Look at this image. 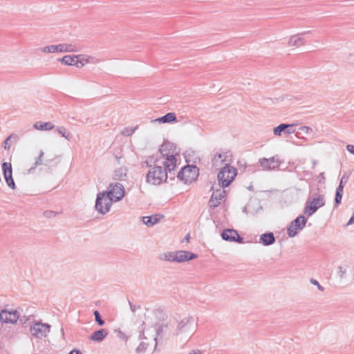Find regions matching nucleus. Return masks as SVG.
<instances>
[{
    "mask_svg": "<svg viewBox=\"0 0 354 354\" xmlns=\"http://www.w3.org/2000/svg\"><path fill=\"white\" fill-rule=\"evenodd\" d=\"M160 153L164 161L162 162L167 172L171 173L174 171L176 167V156L178 154L176 147L174 144L165 142L159 149Z\"/></svg>",
    "mask_w": 354,
    "mask_h": 354,
    "instance_id": "nucleus-1",
    "label": "nucleus"
},
{
    "mask_svg": "<svg viewBox=\"0 0 354 354\" xmlns=\"http://www.w3.org/2000/svg\"><path fill=\"white\" fill-rule=\"evenodd\" d=\"M284 131H286L285 133H308V131L317 132L323 130L319 129L315 125L307 126L303 123L297 122L291 124L282 123L272 128L273 133H282Z\"/></svg>",
    "mask_w": 354,
    "mask_h": 354,
    "instance_id": "nucleus-2",
    "label": "nucleus"
},
{
    "mask_svg": "<svg viewBox=\"0 0 354 354\" xmlns=\"http://www.w3.org/2000/svg\"><path fill=\"white\" fill-rule=\"evenodd\" d=\"M167 172L160 166L156 165L149 170L146 175V182L151 185H160L167 179Z\"/></svg>",
    "mask_w": 354,
    "mask_h": 354,
    "instance_id": "nucleus-3",
    "label": "nucleus"
},
{
    "mask_svg": "<svg viewBox=\"0 0 354 354\" xmlns=\"http://www.w3.org/2000/svg\"><path fill=\"white\" fill-rule=\"evenodd\" d=\"M237 174L235 167L226 163L217 175V178L221 187H228Z\"/></svg>",
    "mask_w": 354,
    "mask_h": 354,
    "instance_id": "nucleus-4",
    "label": "nucleus"
},
{
    "mask_svg": "<svg viewBox=\"0 0 354 354\" xmlns=\"http://www.w3.org/2000/svg\"><path fill=\"white\" fill-rule=\"evenodd\" d=\"M114 202L110 196L105 191L99 192L97 194L95 207L101 214L104 215L110 211L111 207Z\"/></svg>",
    "mask_w": 354,
    "mask_h": 354,
    "instance_id": "nucleus-5",
    "label": "nucleus"
},
{
    "mask_svg": "<svg viewBox=\"0 0 354 354\" xmlns=\"http://www.w3.org/2000/svg\"><path fill=\"white\" fill-rule=\"evenodd\" d=\"M198 168L195 165H186L177 174V178L185 184L194 181L198 176Z\"/></svg>",
    "mask_w": 354,
    "mask_h": 354,
    "instance_id": "nucleus-6",
    "label": "nucleus"
},
{
    "mask_svg": "<svg viewBox=\"0 0 354 354\" xmlns=\"http://www.w3.org/2000/svg\"><path fill=\"white\" fill-rule=\"evenodd\" d=\"M194 328V317L192 316L186 317L178 322L175 335H190Z\"/></svg>",
    "mask_w": 354,
    "mask_h": 354,
    "instance_id": "nucleus-7",
    "label": "nucleus"
},
{
    "mask_svg": "<svg viewBox=\"0 0 354 354\" xmlns=\"http://www.w3.org/2000/svg\"><path fill=\"white\" fill-rule=\"evenodd\" d=\"M44 53L77 52V48L72 44H60L45 46L41 49Z\"/></svg>",
    "mask_w": 354,
    "mask_h": 354,
    "instance_id": "nucleus-8",
    "label": "nucleus"
},
{
    "mask_svg": "<svg viewBox=\"0 0 354 354\" xmlns=\"http://www.w3.org/2000/svg\"><path fill=\"white\" fill-rule=\"evenodd\" d=\"M51 326L41 322H36L30 328L31 335L38 339H42L48 336L50 331Z\"/></svg>",
    "mask_w": 354,
    "mask_h": 354,
    "instance_id": "nucleus-9",
    "label": "nucleus"
},
{
    "mask_svg": "<svg viewBox=\"0 0 354 354\" xmlns=\"http://www.w3.org/2000/svg\"><path fill=\"white\" fill-rule=\"evenodd\" d=\"M114 201H121L125 194V189L122 184L120 183H111L105 191Z\"/></svg>",
    "mask_w": 354,
    "mask_h": 354,
    "instance_id": "nucleus-10",
    "label": "nucleus"
},
{
    "mask_svg": "<svg viewBox=\"0 0 354 354\" xmlns=\"http://www.w3.org/2000/svg\"><path fill=\"white\" fill-rule=\"evenodd\" d=\"M325 205V200L323 195L319 194L317 197L313 198L309 203H306L304 209V213L308 216H312L316 211Z\"/></svg>",
    "mask_w": 354,
    "mask_h": 354,
    "instance_id": "nucleus-11",
    "label": "nucleus"
},
{
    "mask_svg": "<svg viewBox=\"0 0 354 354\" xmlns=\"http://www.w3.org/2000/svg\"><path fill=\"white\" fill-rule=\"evenodd\" d=\"M306 218L304 216H299L292 221L287 230V234L290 237H294L298 230H301L306 223Z\"/></svg>",
    "mask_w": 354,
    "mask_h": 354,
    "instance_id": "nucleus-12",
    "label": "nucleus"
},
{
    "mask_svg": "<svg viewBox=\"0 0 354 354\" xmlns=\"http://www.w3.org/2000/svg\"><path fill=\"white\" fill-rule=\"evenodd\" d=\"M33 127L35 130L42 131L54 130L57 133H65L66 131L64 127H55L51 122L38 121L33 124Z\"/></svg>",
    "mask_w": 354,
    "mask_h": 354,
    "instance_id": "nucleus-13",
    "label": "nucleus"
},
{
    "mask_svg": "<svg viewBox=\"0 0 354 354\" xmlns=\"http://www.w3.org/2000/svg\"><path fill=\"white\" fill-rule=\"evenodd\" d=\"M20 317V313L17 310H7L3 309L0 312V320L6 324H15Z\"/></svg>",
    "mask_w": 354,
    "mask_h": 354,
    "instance_id": "nucleus-14",
    "label": "nucleus"
},
{
    "mask_svg": "<svg viewBox=\"0 0 354 354\" xmlns=\"http://www.w3.org/2000/svg\"><path fill=\"white\" fill-rule=\"evenodd\" d=\"M3 175L9 187L12 189H16V185L12 178V166L10 162H4L1 165Z\"/></svg>",
    "mask_w": 354,
    "mask_h": 354,
    "instance_id": "nucleus-15",
    "label": "nucleus"
},
{
    "mask_svg": "<svg viewBox=\"0 0 354 354\" xmlns=\"http://www.w3.org/2000/svg\"><path fill=\"white\" fill-rule=\"evenodd\" d=\"M223 240L230 242H237L241 243L243 242V238L241 237L234 229H226L221 234Z\"/></svg>",
    "mask_w": 354,
    "mask_h": 354,
    "instance_id": "nucleus-16",
    "label": "nucleus"
},
{
    "mask_svg": "<svg viewBox=\"0 0 354 354\" xmlns=\"http://www.w3.org/2000/svg\"><path fill=\"white\" fill-rule=\"evenodd\" d=\"M225 193V192L221 189L214 191L208 202L209 206L212 208L218 207L221 203Z\"/></svg>",
    "mask_w": 354,
    "mask_h": 354,
    "instance_id": "nucleus-17",
    "label": "nucleus"
},
{
    "mask_svg": "<svg viewBox=\"0 0 354 354\" xmlns=\"http://www.w3.org/2000/svg\"><path fill=\"white\" fill-rule=\"evenodd\" d=\"M197 254L189 251H176L175 262L183 263L197 258Z\"/></svg>",
    "mask_w": 354,
    "mask_h": 354,
    "instance_id": "nucleus-18",
    "label": "nucleus"
},
{
    "mask_svg": "<svg viewBox=\"0 0 354 354\" xmlns=\"http://www.w3.org/2000/svg\"><path fill=\"white\" fill-rule=\"evenodd\" d=\"M260 165L266 170H272L277 168L279 166V162L274 157L270 158H260L259 160Z\"/></svg>",
    "mask_w": 354,
    "mask_h": 354,
    "instance_id": "nucleus-19",
    "label": "nucleus"
},
{
    "mask_svg": "<svg viewBox=\"0 0 354 354\" xmlns=\"http://www.w3.org/2000/svg\"><path fill=\"white\" fill-rule=\"evenodd\" d=\"M176 121V114L173 112H170L167 113L165 115L160 117L158 118L151 120L150 121V123L151 124H164V123H170L172 122Z\"/></svg>",
    "mask_w": 354,
    "mask_h": 354,
    "instance_id": "nucleus-20",
    "label": "nucleus"
},
{
    "mask_svg": "<svg viewBox=\"0 0 354 354\" xmlns=\"http://www.w3.org/2000/svg\"><path fill=\"white\" fill-rule=\"evenodd\" d=\"M310 31L304 32L300 34L292 35L289 39L288 44L290 47L299 46L304 44V39L301 37V35L309 33Z\"/></svg>",
    "mask_w": 354,
    "mask_h": 354,
    "instance_id": "nucleus-21",
    "label": "nucleus"
},
{
    "mask_svg": "<svg viewBox=\"0 0 354 354\" xmlns=\"http://www.w3.org/2000/svg\"><path fill=\"white\" fill-rule=\"evenodd\" d=\"M275 237L272 232L264 233L260 236L259 243L263 245L268 246L275 242Z\"/></svg>",
    "mask_w": 354,
    "mask_h": 354,
    "instance_id": "nucleus-22",
    "label": "nucleus"
},
{
    "mask_svg": "<svg viewBox=\"0 0 354 354\" xmlns=\"http://www.w3.org/2000/svg\"><path fill=\"white\" fill-rule=\"evenodd\" d=\"M163 216L160 214H154L149 216L142 217V222L147 226H153L158 223Z\"/></svg>",
    "mask_w": 354,
    "mask_h": 354,
    "instance_id": "nucleus-23",
    "label": "nucleus"
},
{
    "mask_svg": "<svg viewBox=\"0 0 354 354\" xmlns=\"http://www.w3.org/2000/svg\"><path fill=\"white\" fill-rule=\"evenodd\" d=\"M18 140L19 136L17 134H10L3 142L4 149L9 150Z\"/></svg>",
    "mask_w": 354,
    "mask_h": 354,
    "instance_id": "nucleus-24",
    "label": "nucleus"
},
{
    "mask_svg": "<svg viewBox=\"0 0 354 354\" xmlns=\"http://www.w3.org/2000/svg\"><path fill=\"white\" fill-rule=\"evenodd\" d=\"M108 335V333L104 329H100L96 330L92 333L90 337V339L95 342H101Z\"/></svg>",
    "mask_w": 354,
    "mask_h": 354,
    "instance_id": "nucleus-25",
    "label": "nucleus"
},
{
    "mask_svg": "<svg viewBox=\"0 0 354 354\" xmlns=\"http://www.w3.org/2000/svg\"><path fill=\"white\" fill-rule=\"evenodd\" d=\"M176 251L174 252H165L160 254L158 259L161 261L175 262Z\"/></svg>",
    "mask_w": 354,
    "mask_h": 354,
    "instance_id": "nucleus-26",
    "label": "nucleus"
},
{
    "mask_svg": "<svg viewBox=\"0 0 354 354\" xmlns=\"http://www.w3.org/2000/svg\"><path fill=\"white\" fill-rule=\"evenodd\" d=\"M127 177V169L123 168H118L115 170L113 174V179L117 180H125Z\"/></svg>",
    "mask_w": 354,
    "mask_h": 354,
    "instance_id": "nucleus-27",
    "label": "nucleus"
},
{
    "mask_svg": "<svg viewBox=\"0 0 354 354\" xmlns=\"http://www.w3.org/2000/svg\"><path fill=\"white\" fill-rule=\"evenodd\" d=\"M76 55H65L59 61L67 66H75Z\"/></svg>",
    "mask_w": 354,
    "mask_h": 354,
    "instance_id": "nucleus-28",
    "label": "nucleus"
},
{
    "mask_svg": "<svg viewBox=\"0 0 354 354\" xmlns=\"http://www.w3.org/2000/svg\"><path fill=\"white\" fill-rule=\"evenodd\" d=\"M344 185H339L336 189L335 202L337 205L341 203L343 195Z\"/></svg>",
    "mask_w": 354,
    "mask_h": 354,
    "instance_id": "nucleus-29",
    "label": "nucleus"
},
{
    "mask_svg": "<svg viewBox=\"0 0 354 354\" xmlns=\"http://www.w3.org/2000/svg\"><path fill=\"white\" fill-rule=\"evenodd\" d=\"M259 170V166L257 165H245L243 172L250 174Z\"/></svg>",
    "mask_w": 354,
    "mask_h": 354,
    "instance_id": "nucleus-30",
    "label": "nucleus"
},
{
    "mask_svg": "<svg viewBox=\"0 0 354 354\" xmlns=\"http://www.w3.org/2000/svg\"><path fill=\"white\" fill-rule=\"evenodd\" d=\"M346 270H347L346 266H339L338 267V271H337V272H338V274H339V277H340L341 279L344 278L345 274H346Z\"/></svg>",
    "mask_w": 354,
    "mask_h": 354,
    "instance_id": "nucleus-31",
    "label": "nucleus"
},
{
    "mask_svg": "<svg viewBox=\"0 0 354 354\" xmlns=\"http://www.w3.org/2000/svg\"><path fill=\"white\" fill-rule=\"evenodd\" d=\"M94 315L96 322L99 326H103L104 324V320L101 318L100 314L97 310L94 311Z\"/></svg>",
    "mask_w": 354,
    "mask_h": 354,
    "instance_id": "nucleus-32",
    "label": "nucleus"
},
{
    "mask_svg": "<svg viewBox=\"0 0 354 354\" xmlns=\"http://www.w3.org/2000/svg\"><path fill=\"white\" fill-rule=\"evenodd\" d=\"M76 57H77V59L75 60V66L77 68L83 67L84 66V59H82L80 55H76Z\"/></svg>",
    "mask_w": 354,
    "mask_h": 354,
    "instance_id": "nucleus-33",
    "label": "nucleus"
},
{
    "mask_svg": "<svg viewBox=\"0 0 354 354\" xmlns=\"http://www.w3.org/2000/svg\"><path fill=\"white\" fill-rule=\"evenodd\" d=\"M228 152H226L225 153H216L214 156V159H222V161H226V158H228L229 156H231V154L228 156Z\"/></svg>",
    "mask_w": 354,
    "mask_h": 354,
    "instance_id": "nucleus-34",
    "label": "nucleus"
},
{
    "mask_svg": "<svg viewBox=\"0 0 354 354\" xmlns=\"http://www.w3.org/2000/svg\"><path fill=\"white\" fill-rule=\"evenodd\" d=\"M44 151H40L39 156V157H37L36 158L35 162L34 163V167H36L37 166L42 164V158L44 156Z\"/></svg>",
    "mask_w": 354,
    "mask_h": 354,
    "instance_id": "nucleus-35",
    "label": "nucleus"
},
{
    "mask_svg": "<svg viewBox=\"0 0 354 354\" xmlns=\"http://www.w3.org/2000/svg\"><path fill=\"white\" fill-rule=\"evenodd\" d=\"M146 349H147V346H146L145 344L143 342H141L139 344V346L136 348V352L137 353H142V352H145Z\"/></svg>",
    "mask_w": 354,
    "mask_h": 354,
    "instance_id": "nucleus-36",
    "label": "nucleus"
},
{
    "mask_svg": "<svg viewBox=\"0 0 354 354\" xmlns=\"http://www.w3.org/2000/svg\"><path fill=\"white\" fill-rule=\"evenodd\" d=\"M310 282L312 284H313V285L316 286L317 287V288L319 289V290H320V291H324V288L322 286H321V285L319 284V283L318 282V281H317L316 279H310Z\"/></svg>",
    "mask_w": 354,
    "mask_h": 354,
    "instance_id": "nucleus-37",
    "label": "nucleus"
},
{
    "mask_svg": "<svg viewBox=\"0 0 354 354\" xmlns=\"http://www.w3.org/2000/svg\"><path fill=\"white\" fill-rule=\"evenodd\" d=\"M186 124H189L192 127V128H190L189 130L194 131H199L201 130V128L198 125L192 123L190 122H185Z\"/></svg>",
    "mask_w": 354,
    "mask_h": 354,
    "instance_id": "nucleus-38",
    "label": "nucleus"
},
{
    "mask_svg": "<svg viewBox=\"0 0 354 354\" xmlns=\"http://www.w3.org/2000/svg\"><path fill=\"white\" fill-rule=\"evenodd\" d=\"M80 55V57L82 58V59H84V65L86 64L89 63V60L91 59V57L83 55Z\"/></svg>",
    "mask_w": 354,
    "mask_h": 354,
    "instance_id": "nucleus-39",
    "label": "nucleus"
},
{
    "mask_svg": "<svg viewBox=\"0 0 354 354\" xmlns=\"http://www.w3.org/2000/svg\"><path fill=\"white\" fill-rule=\"evenodd\" d=\"M346 149L351 153L354 155V145H347Z\"/></svg>",
    "mask_w": 354,
    "mask_h": 354,
    "instance_id": "nucleus-40",
    "label": "nucleus"
},
{
    "mask_svg": "<svg viewBox=\"0 0 354 354\" xmlns=\"http://www.w3.org/2000/svg\"><path fill=\"white\" fill-rule=\"evenodd\" d=\"M129 304L130 305V308H131V311L135 313L137 309L136 306L133 305L130 301H129Z\"/></svg>",
    "mask_w": 354,
    "mask_h": 354,
    "instance_id": "nucleus-41",
    "label": "nucleus"
},
{
    "mask_svg": "<svg viewBox=\"0 0 354 354\" xmlns=\"http://www.w3.org/2000/svg\"><path fill=\"white\" fill-rule=\"evenodd\" d=\"M189 354H201V352L200 350L198 349H196V350H192L191 351Z\"/></svg>",
    "mask_w": 354,
    "mask_h": 354,
    "instance_id": "nucleus-42",
    "label": "nucleus"
},
{
    "mask_svg": "<svg viewBox=\"0 0 354 354\" xmlns=\"http://www.w3.org/2000/svg\"><path fill=\"white\" fill-rule=\"evenodd\" d=\"M138 128V125L136 126L135 127L133 128H129V129H127V130L128 131H131V133H133L136 130H137Z\"/></svg>",
    "mask_w": 354,
    "mask_h": 354,
    "instance_id": "nucleus-43",
    "label": "nucleus"
},
{
    "mask_svg": "<svg viewBox=\"0 0 354 354\" xmlns=\"http://www.w3.org/2000/svg\"><path fill=\"white\" fill-rule=\"evenodd\" d=\"M69 354H82L79 350H73Z\"/></svg>",
    "mask_w": 354,
    "mask_h": 354,
    "instance_id": "nucleus-44",
    "label": "nucleus"
},
{
    "mask_svg": "<svg viewBox=\"0 0 354 354\" xmlns=\"http://www.w3.org/2000/svg\"><path fill=\"white\" fill-rule=\"evenodd\" d=\"M354 223V212L353 216L349 219L348 222L347 223V225H351Z\"/></svg>",
    "mask_w": 354,
    "mask_h": 354,
    "instance_id": "nucleus-45",
    "label": "nucleus"
},
{
    "mask_svg": "<svg viewBox=\"0 0 354 354\" xmlns=\"http://www.w3.org/2000/svg\"><path fill=\"white\" fill-rule=\"evenodd\" d=\"M62 136L68 140L71 139V134H62Z\"/></svg>",
    "mask_w": 354,
    "mask_h": 354,
    "instance_id": "nucleus-46",
    "label": "nucleus"
},
{
    "mask_svg": "<svg viewBox=\"0 0 354 354\" xmlns=\"http://www.w3.org/2000/svg\"><path fill=\"white\" fill-rule=\"evenodd\" d=\"M162 332V327H159L157 330V333L159 335Z\"/></svg>",
    "mask_w": 354,
    "mask_h": 354,
    "instance_id": "nucleus-47",
    "label": "nucleus"
},
{
    "mask_svg": "<svg viewBox=\"0 0 354 354\" xmlns=\"http://www.w3.org/2000/svg\"><path fill=\"white\" fill-rule=\"evenodd\" d=\"M119 337L121 338H124L125 335L122 333L119 332Z\"/></svg>",
    "mask_w": 354,
    "mask_h": 354,
    "instance_id": "nucleus-48",
    "label": "nucleus"
},
{
    "mask_svg": "<svg viewBox=\"0 0 354 354\" xmlns=\"http://www.w3.org/2000/svg\"><path fill=\"white\" fill-rule=\"evenodd\" d=\"M189 234H187L185 236L184 239H185V240H186L187 241H189Z\"/></svg>",
    "mask_w": 354,
    "mask_h": 354,
    "instance_id": "nucleus-49",
    "label": "nucleus"
},
{
    "mask_svg": "<svg viewBox=\"0 0 354 354\" xmlns=\"http://www.w3.org/2000/svg\"><path fill=\"white\" fill-rule=\"evenodd\" d=\"M339 185H343V178H342Z\"/></svg>",
    "mask_w": 354,
    "mask_h": 354,
    "instance_id": "nucleus-50",
    "label": "nucleus"
},
{
    "mask_svg": "<svg viewBox=\"0 0 354 354\" xmlns=\"http://www.w3.org/2000/svg\"><path fill=\"white\" fill-rule=\"evenodd\" d=\"M313 163V166L315 167L316 165V164H317V161L314 160Z\"/></svg>",
    "mask_w": 354,
    "mask_h": 354,
    "instance_id": "nucleus-51",
    "label": "nucleus"
},
{
    "mask_svg": "<svg viewBox=\"0 0 354 354\" xmlns=\"http://www.w3.org/2000/svg\"><path fill=\"white\" fill-rule=\"evenodd\" d=\"M61 331H62V335H64V328H62Z\"/></svg>",
    "mask_w": 354,
    "mask_h": 354,
    "instance_id": "nucleus-52",
    "label": "nucleus"
},
{
    "mask_svg": "<svg viewBox=\"0 0 354 354\" xmlns=\"http://www.w3.org/2000/svg\"><path fill=\"white\" fill-rule=\"evenodd\" d=\"M294 136H295V138H298V136H297V133H295Z\"/></svg>",
    "mask_w": 354,
    "mask_h": 354,
    "instance_id": "nucleus-53",
    "label": "nucleus"
}]
</instances>
